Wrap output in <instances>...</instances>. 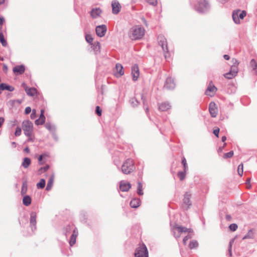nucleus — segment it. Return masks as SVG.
Here are the masks:
<instances>
[{"label": "nucleus", "mask_w": 257, "mask_h": 257, "mask_svg": "<svg viewBox=\"0 0 257 257\" xmlns=\"http://www.w3.org/2000/svg\"><path fill=\"white\" fill-rule=\"evenodd\" d=\"M85 39H86V41L88 43H89L90 44H92L93 39L92 37L91 36V35H89V34L86 35Z\"/></svg>", "instance_id": "obj_39"}, {"label": "nucleus", "mask_w": 257, "mask_h": 257, "mask_svg": "<svg viewBox=\"0 0 257 257\" xmlns=\"http://www.w3.org/2000/svg\"><path fill=\"white\" fill-rule=\"evenodd\" d=\"M4 21V18L3 17H0V30L2 28L3 22Z\"/></svg>", "instance_id": "obj_57"}, {"label": "nucleus", "mask_w": 257, "mask_h": 257, "mask_svg": "<svg viewBox=\"0 0 257 257\" xmlns=\"http://www.w3.org/2000/svg\"><path fill=\"white\" fill-rule=\"evenodd\" d=\"M36 116V109H33L32 111V113L31 114V118L32 119H34V118H35Z\"/></svg>", "instance_id": "obj_49"}, {"label": "nucleus", "mask_w": 257, "mask_h": 257, "mask_svg": "<svg viewBox=\"0 0 257 257\" xmlns=\"http://www.w3.org/2000/svg\"><path fill=\"white\" fill-rule=\"evenodd\" d=\"M45 116L44 115V110H41V114L38 119L35 120V124L37 125L43 124L45 121Z\"/></svg>", "instance_id": "obj_22"}, {"label": "nucleus", "mask_w": 257, "mask_h": 257, "mask_svg": "<svg viewBox=\"0 0 257 257\" xmlns=\"http://www.w3.org/2000/svg\"><path fill=\"white\" fill-rule=\"evenodd\" d=\"M138 193L140 195H143V185L141 182L138 183Z\"/></svg>", "instance_id": "obj_38"}, {"label": "nucleus", "mask_w": 257, "mask_h": 257, "mask_svg": "<svg viewBox=\"0 0 257 257\" xmlns=\"http://www.w3.org/2000/svg\"><path fill=\"white\" fill-rule=\"evenodd\" d=\"M226 140V137L225 136H223L221 138V141L223 142H224Z\"/></svg>", "instance_id": "obj_60"}, {"label": "nucleus", "mask_w": 257, "mask_h": 257, "mask_svg": "<svg viewBox=\"0 0 257 257\" xmlns=\"http://www.w3.org/2000/svg\"><path fill=\"white\" fill-rule=\"evenodd\" d=\"M131 103L133 106H136L138 105L139 102L136 99L133 98L131 100Z\"/></svg>", "instance_id": "obj_48"}, {"label": "nucleus", "mask_w": 257, "mask_h": 257, "mask_svg": "<svg viewBox=\"0 0 257 257\" xmlns=\"http://www.w3.org/2000/svg\"><path fill=\"white\" fill-rule=\"evenodd\" d=\"M171 108V105L169 103L164 102L159 104V109L161 111H167Z\"/></svg>", "instance_id": "obj_26"}, {"label": "nucleus", "mask_w": 257, "mask_h": 257, "mask_svg": "<svg viewBox=\"0 0 257 257\" xmlns=\"http://www.w3.org/2000/svg\"><path fill=\"white\" fill-rule=\"evenodd\" d=\"M234 240V239H232L231 240H230L229 242V252L230 253V255H231V246L232 244L233 243Z\"/></svg>", "instance_id": "obj_51"}, {"label": "nucleus", "mask_w": 257, "mask_h": 257, "mask_svg": "<svg viewBox=\"0 0 257 257\" xmlns=\"http://www.w3.org/2000/svg\"><path fill=\"white\" fill-rule=\"evenodd\" d=\"M4 37V35L2 33H0V40Z\"/></svg>", "instance_id": "obj_64"}, {"label": "nucleus", "mask_w": 257, "mask_h": 257, "mask_svg": "<svg viewBox=\"0 0 257 257\" xmlns=\"http://www.w3.org/2000/svg\"><path fill=\"white\" fill-rule=\"evenodd\" d=\"M141 201L139 199L134 198L131 200L130 206L132 208H137L140 206Z\"/></svg>", "instance_id": "obj_25"}, {"label": "nucleus", "mask_w": 257, "mask_h": 257, "mask_svg": "<svg viewBox=\"0 0 257 257\" xmlns=\"http://www.w3.org/2000/svg\"><path fill=\"white\" fill-rule=\"evenodd\" d=\"M182 164L183 165V166H184V171L186 172L187 170H188V166H187V164L186 160V159L184 157H183L182 158Z\"/></svg>", "instance_id": "obj_43"}, {"label": "nucleus", "mask_w": 257, "mask_h": 257, "mask_svg": "<svg viewBox=\"0 0 257 257\" xmlns=\"http://www.w3.org/2000/svg\"><path fill=\"white\" fill-rule=\"evenodd\" d=\"M246 16V12L239 9L234 10L232 13L233 21L236 24H240L241 21L243 20Z\"/></svg>", "instance_id": "obj_6"}, {"label": "nucleus", "mask_w": 257, "mask_h": 257, "mask_svg": "<svg viewBox=\"0 0 257 257\" xmlns=\"http://www.w3.org/2000/svg\"><path fill=\"white\" fill-rule=\"evenodd\" d=\"M78 232L76 228H75L73 231V233L71 235L69 244L70 246H73L76 243V237L78 236Z\"/></svg>", "instance_id": "obj_23"}, {"label": "nucleus", "mask_w": 257, "mask_h": 257, "mask_svg": "<svg viewBox=\"0 0 257 257\" xmlns=\"http://www.w3.org/2000/svg\"><path fill=\"white\" fill-rule=\"evenodd\" d=\"M102 11L100 8H93L90 12V16L93 19H97L101 17Z\"/></svg>", "instance_id": "obj_19"}, {"label": "nucleus", "mask_w": 257, "mask_h": 257, "mask_svg": "<svg viewBox=\"0 0 257 257\" xmlns=\"http://www.w3.org/2000/svg\"><path fill=\"white\" fill-rule=\"evenodd\" d=\"M232 63L230 67V71L223 74V76L228 79H231L235 77L238 73L239 62L236 59H232L231 60Z\"/></svg>", "instance_id": "obj_3"}, {"label": "nucleus", "mask_w": 257, "mask_h": 257, "mask_svg": "<svg viewBox=\"0 0 257 257\" xmlns=\"http://www.w3.org/2000/svg\"><path fill=\"white\" fill-rule=\"evenodd\" d=\"M229 227L231 231H234L237 229V225L235 223H232L229 225Z\"/></svg>", "instance_id": "obj_44"}, {"label": "nucleus", "mask_w": 257, "mask_h": 257, "mask_svg": "<svg viewBox=\"0 0 257 257\" xmlns=\"http://www.w3.org/2000/svg\"><path fill=\"white\" fill-rule=\"evenodd\" d=\"M132 75L133 80L137 81L140 76V72L138 65H134L132 68Z\"/></svg>", "instance_id": "obj_18"}, {"label": "nucleus", "mask_w": 257, "mask_h": 257, "mask_svg": "<svg viewBox=\"0 0 257 257\" xmlns=\"http://www.w3.org/2000/svg\"><path fill=\"white\" fill-rule=\"evenodd\" d=\"M21 133H22V130H21V128L19 126L17 127L16 128V131H15V135L16 136H19L21 135Z\"/></svg>", "instance_id": "obj_45"}, {"label": "nucleus", "mask_w": 257, "mask_h": 257, "mask_svg": "<svg viewBox=\"0 0 257 257\" xmlns=\"http://www.w3.org/2000/svg\"><path fill=\"white\" fill-rule=\"evenodd\" d=\"M115 68L116 70V71L115 73V76L120 77L124 74V72L123 71V67L120 64H116L115 66Z\"/></svg>", "instance_id": "obj_24"}, {"label": "nucleus", "mask_w": 257, "mask_h": 257, "mask_svg": "<svg viewBox=\"0 0 257 257\" xmlns=\"http://www.w3.org/2000/svg\"><path fill=\"white\" fill-rule=\"evenodd\" d=\"M131 187V184L126 181L122 180L119 182V189L122 192L128 191Z\"/></svg>", "instance_id": "obj_15"}, {"label": "nucleus", "mask_w": 257, "mask_h": 257, "mask_svg": "<svg viewBox=\"0 0 257 257\" xmlns=\"http://www.w3.org/2000/svg\"><path fill=\"white\" fill-rule=\"evenodd\" d=\"M217 91V88L212 84V82H210L208 86L205 94L210 97L213 96Z\"/></svg>", "instance_id": "obj_14"}, {"label": "nucleus", "mask_w": 257, "mask_h": 257, "mask_svg": "<svg viewBox=\"0 0 257 257\" xmlns=\"http://www.w3.org/2000/svg\"><path fill=\"white\" fill-rule=\"evenodd\" d=\"M49 168H50V167H49V165H46L45 166L40 168L38 170V174L41 175L42 173L46 172L49 169Z\"/></svg>", "instance_id": "obj_35"}, {"label": "nucleus", "mask_w": 257, "mask_h": 257, "mask_svg": "<svg viewBox=\"0 0 257 257\" xmlns=\"http://www.w3.org/2000/svg\"><path fill=\"white\" fill-rule=\"evenodd\" d=\"M209 110L210 115L213 117H215L218 113V108L214 102H211L209 105Z\"/></svg>", "instance_id": "obj_13"}, {"label": "nucleus", "mask_w": 257, "mask_h": 257, "mask_svg": "<svg viewBox=\"0 0 257 257\" xmlns=\"http://www.w3.org/2000/svg\"><path fill=\"white\" fill-rule=\"evenodd\" d=\"M36 218L37 213L35 212H32L30 214V227L33 231L36 229Z\"/></svg>", "instance_id": "obj_12"}, {"label": "nucleus", "mask_w": 257, "mask_h": 257, "mask_svg": "<svg viewBox=\"0 0 257 257\" xmlns=\"http://www.w3.org/2000/svg\"><path fill=\"white\" fill-rule=\"evenodd\" d=\"M176 84L173 78L168 77L166 79L164 87L169 90L173 89L175 87Z\"/></svg>", "instance_id": "obj_17"}, {"label": "nucleus", "mask_w": 257, "mask_h": 257, "mask_svg": "<svg viewBox=\"0 0 257 257\" xmlns=\"http://www.w3.org/2000/svg\"><path fill=\"white\" fill-rule=\"evenodd\" d=\"M134 163L133 160L127 159L123 162L121 166V171L124 174H129L135 170Z\"/></svg>", "instance_id": "obj_5"}, {"label": "nucleus", "mask_w": 257, "mask_h": 257, "mask_svg": "<svg viewBox=\"0 0 257 257\" xmlns=\"http://www.w3.org/2000/svg\"><path fill=\"white\" fill-rule=\"evenodd\" d=\"M145 30L140 25L133 27L129 32V37L132 40L141 39L145 35Z\"/></svg>", "instance_id": "obj_2"}, {"label": "nucleus", "mask_w": 257, "mask_h": 257, "mask_svg": "<svg viewBox=\"0 0 257 257\" xmlns=\"http://www.w3.org/2000/svg\"><path fill=\"white\" fill-rule=\"evenodd\" d=\"M233 154H234V153L232 151H230L228 153L224 154V155L223 156V158L227 159V158H231L233 156Z\"/></svg>", "instance_id": "obj_42"}, {"label": "nucleus", "mask_w": 257, "mask_h": 257, "mask_svg": "<svg viewBox=\"0 0 257 257\" xmlns=\"http://www.w3.org/2000/svg\"><path fill=\"white\" fill-rule=\"evenodd\" d=\"M223 57L226 60H228L230 58L229 56L228 55H224Z\"/></svg>", "instance_id": "obj_59"}, {"label": "nucleus", "mask_w": 257, "mask_h": 257, "mask_svg": "<svg viewBox=\"0 0 257 257\" xmlns=\"http://www.w3.org/2000/svg\"><path fill=\"white\" fill-rule=\"evenodd\" d=\"M142 20H143V22H144V23L146 26H147V21H146V20L144 18H142Z\"/></svg>", "instance_id": "obj_63"}, {"label": "nucleus", "mask_w": 257, "mask_h": 257, "mask_svg": "<svg viewBox=\"0 0 257 257\" xmlns=\"http://www.w3.org/2000/svg\"><path fill=\"white\" fill-rule=\"evenodd\" d=\"M22 127L24 131L25 135L30 137L33 132V124L29 120H26L23 121Z\"/></svg>", "instance_id": "obj_7"}, {"label": "nucleus", "mask_w": 257, "mask_h": 257, "mask_svg": "<svg viewBox=\"0 0 257 257\" xmlns=\"http://www.w3.org/2000/svg\"><path fill=\"white\" fill-rule=\"evenodd\" d=\"M159 45L162 47L164 53V56L166 58L169 56V51L168 48V43L166 39L163 36H159L158 37Z\"/></svg>", "instance_id": "obj_9"}, {"label": "nucleus", "mask_w": 257, "mask_h": 257, "mask_svg": "<svg viewBox=\"0 0 257 257\" xmlns=\"http://www.w3.org/2000/svg\"><path fill=\"white\" fill-rule=\"evenodd\" d=\"M191 194L189 192H186L184 195L183 199V207L185 209H188L191 205L190 198Z\"/></svg>", "instance_id": "obj_10"}, {"label": "nucleus", "mask_w": 257, "mask_h": 257, "mask_svg": "<svg viewBox=\"0 0 257 257\" xmlns=\"http://www.w3.org/2000/svg\"><path fill=\"white\" fill-rule=\"evenodd\" d=\"M27 190V186L26 184H23L22 187L21 193L22 195L26 194Z\"/></svg>", "instance_id": "obj_46"}, {"label": "nucleus", "mask_w": 257, "mask_h": 257, "mask_svg": "<svg viewBox=\"0 0 257 257\" xmlns=\"http://www.w3.org/2000/svg\"><path fill=\"white\" fill-rule=\"evenodd\" d=\"M32 111L31 108L29 106L26 107L25 112L26 114H29Z\"/></svg>", "instance_id": "obj_54"}, {"label": "nucleus", "mask_w": 257, "mask_h": 257, "mask_svg": "<svg viewBox=\"0 0 257 257\" xmlns=\"http://www.w3.org/2000/svg\"><path fill=\"white\" fill-rule=\"evenodd\" d=\"M254 231L253 229H249L247 233L243 237L242 239H253L254 238Z\"/></svg>", "instance_id": "obj_29"}, {"label": "nucleus", "mask_w": 257, "mask_h": 257, "mask_svg": "<svg viewBox=\"0 0 257 257\" xmlns=\"http://www.w3.org/2000/svg\"><path fill=\"white\" fill-rule=\"evenodd\" d=\"M54 180V175L52 174L51 175V176L50 177V178L49 179V180L48 181L47 186L46 188V190L47 191H49L52 189L53 185Z\"/></svg>", "instance_id": "obj_27"}, {"label": "nucleus", "mask_w": 257, "mask_h": 257, "mask_svg": "<svg viewBox=\"0 0 257 257\" xmlns=\"http://www.w3.org/2000/svg\"><path fill=\"white\" fill-rule=\"evenodd\" d=\"M0 88L2 90H7L10 91H13L14 90V88L13 86L7 85L6 83H2L0 85Z\"/></svg>", "instance_id": "obj_33"}, {"label": "nucleus", "mask_w": 257, "mask_h": 257, "mask_svg": "<svg viewBox=\"0 0 257 257\" xmlns=\"http://www.w3.org/2000/svg\"><path fill=\"white\" fill-rule=\"evenodd\" d=\"M112 12L113 14H117L120 11L121 5L119 3L116 1H113L111 2Z\"/></svg>", "instance_id": "obj_16"}, {"label": "nucleus", "mask_w": 257, "mask_h": 257, "mask_svg": "<svg viewBox=\"0 0 257 257\" xmlns=\"http://www.w3.org/2000/svg\"><path fill=\"white\" fill-rule=\"evenodd\" d=\"M135 257H149V252L146 246L141 244L136 248L134 253Z\"/></svg>", "instance_id": "obj_8"}, {"label": "nucleus", "mask_w": 257, "mask_h": 257, "mask_svg": "<svg viewBox=\"0 0 257 257\" xmlns=\"http://www.w3.org/2000/svg\"><path fill=\"white\" fill-rule=\"evenodd\" d=\"M32 199L30 196L25 195L23 199V203L24 205L28 206L31 203Z\"/></svg>", "instance_id": "obj_30"}, {"label": "nucleus", "mask_w": 257, "mask_h": 257, "mask_svg": "<svg viewBox=\"0 0 257 257\" xmlns=\"http://www.w3.org/2000/svg\"><path fill=\"white\" fill-rule=\"evenodd\" d=\"M186 172H180L178 173V176L181 181H182L185 178Z\"/></svg>", "instance_id": "obj_41"}, {"label": "nucleus", "mask_w": 257, "mask_h": 257, "mask_svg": "<svg viewBox=\"0 0 257 257\" xmlns=\"http://www.w3.org/2000/svg\"><path fill=\"white\" fill-rule=\"evenodd\" d=\"M23 85L25 87V90L27 95L31 96H33L37 94V90L36 88L33 87L29 88L26 85L25 83H23Z\"/></svg>", "instance_id": "obj_20"}, {"label": "nucleus", "mask_w": 257, "mask_h": 257, "mask_svg": "<svg viewBox=\"0 0 257 257\" xmlns=\"http://www.w3.org/2000/svg\"><path fill=\"white\" fill-rule=\"evenodd\" d=\"M3 70H4V71H5L6 72H7V71H8V67H7V65H6V64H4V65H3Z\"/></svg>", "instance_id": "obj_58"}, {"label": "nucleus", "mask_w": 257, "mask_h": 257, "mask_svg": "<svg viewBox=\"0 0 257 257\" xmlns=\"http://www.w3.org/2000/svg\"><path fill=\"white\" fill-rule=\"evenodd\" d=\"M24 151L28 153L30 152V149L28 147H26L24 149Z\"/></svg>", "instance_id": "obj_61"}, {"label": "nucleus", "mask_w": 257, "mask_h": 257, "mask_svg": "<svg viewBox=\"0 0 257 257\" xmlns=\"http://www.w3.org/2000/svg\"><path fill=\"white\" fill-rule=\"evenodd\" d=\"M198 245V242L195 240H193L190 241L189 246L190 249H193L197 247Z\"/></svg>", "instance_id": "obj_36"}, {"label": "nucleus", "mask_w": 257, "mask_h": 257, "mask_svg": "<svg viewBox=\"0 0 257 257\" xmlns=\"http://www.w3.org/2000/svg\"><path fill=\"white\" fill-rule=\"evenodd\" d=\"M219 128H217L215 130H214L213 131V134H214V135L215 136H216L217 137H219Z\"/></svg>", "instance_id": "obj_53"}, {"label": "nucleus", "mask_w": 257, "mask_h": 257, "mask_svg": "<svg viewBox=\"0 0 257 257\" xmlns=\"http://www.w3.org/2000/svg\"><path fill=\"white\" fill-rule=\"evenodd\" d=\"M173 230L176 238L180 237V235L178 234L179 233L188 232V235L184 237L183 240V243L185 245L186 244L187 241L192 238L193 234V231L191 228H187L181 226H174L173 228Z\"/></svg>", "instance_id": "obj_1"}, {"label": "nucleus", "mask_w": 257, "mask_h": 257, "mask_svg": "<svg viewBox=\"0 0 257 257\" xmlns=\"http://www.w3.org/2000/svg\"><path fill=\"white\" fill-rule=\"evenodd\" d=\"M146 1L153 6H156L157 5V0H146Z\"/></svg>", "instance_id": "obj_47"}, {"label": "nucleus", "mask_w": 257, "mask_h": 257, "mask_svg": "<svg viewBox=\"0 0 257 257\" xmlns=\"http://www.w3.org/2000/svg\"><path fill=\"white\" fill-rule=\"evenodd\" d=\"M46 181L44 179H41L40 182L36 185L37 188L43 189L45 187Z\"/></svg>", "instance_id": "obj_34"}, {"label": "nucleus", "mask_w": 257, "mask_h": 257, "mask_svg": "<svg viewBox=\"0 0 257 257\" xmlns=\"http://www.w3.org/2000/svg\"><path fill=\"white\" fill-rule=\"evenodd\" d=\"M43 159V156L40 155L38 158V162L40 165H42L43 162H42Z\"/></svg>", "instance_id": "obj_55"}, {"label": "nucleus", "mask_w": 257, "mask_h": 257, "mask_svg": "<svg viewBox=\"0 0 257 257\" xmlns=\"http://www.w3.org/2000/svg\"><path fill=\"white\" fill-rule=\"evenodd\" d=\"M243 171V164H241L238 165L237 168V173L240 176H242Z\"/></svg>", "instance_id": "obj_37"}, {"label": "nucleus", "mask_w": 257, "mask_h": 257, "mask_svg": "<svg viewBox=\"0 0 257 257\" xmlns=\"http://www.w3.org/2000/svg\"><path fill=\"white\" fill-rule=\"evenodd\" d=\"M96 111L98 115L100 116L101 115V110L100 109L99 106H96Z\"/></svg>", "instance_id": "obj_52"}, {"label": "nucleus", "mask_w": 257, "mask_h": 257, "mask_svg": "<svg viewBox=\"0 0 257 257\" xmlns=\"http://www.w3.org/2000/svg\"><path fill=\"white\" fill-rule=\"evenodd\" d=\"M210 8V5L206 0H197L194 5V9L199 13H204Z\"/></svg>", "instance_id": "obj_4"}, {"label": "nucleus", "mask_w": 257, "mask_h": 257, "mask_svg": "<svg viewBox=\"0 0 257 257\" xmlns=\"http://www.w3.org/2000/svg\"><path fill=\"white\" fill-rule=\"evenodd\" d=\"M250 67L252 69V70L253 71L254 73H257V62L256 61L252 59L250 61Z\"/></svg>", "instance_id": "obj_31"}, {"label": "nucleus", "mask_w": 257, "mask_h": 257, "mask_svg": "<svg viewBox=\"0 0 257 257\" xmlns=\"http://www.w3.org/2000/svg\"><path fill=\"white\" fill-rule=\"evenodd\" d=\"M45 127L52 134H54L56 131V127L55 125L50 122H47L45 125Z\"/></svg>", "instance_id": "obj_28"}, {"label": "nucleus", "mask_w": 257, "mask_h": 257, "mask_svg": "<svg viewBox=\"0 0 257 257\" xmlns=\"http://www.w3.org/2000/svg\"><path fill=\"white\" fill-rule=\"evenodd\" d=\"M107 27L105 25H101L96 26L95 31L96 35L99 37H103L106 32Z\"/></svg>", "instance_id": "obj_11"}, {"label": "nucleus", "mask_w": 257, "mask_h": 257, "mask_svg": "<svg viewBox=\"0 0 257 257\" xmlns=\"http://www.w3.org/2000/svg\"><path fill=\"white\" fill-rule=\"evenodd\" d=\"M93 49L96 52H99L100 49V45L99 42L95 43L93 45Z\"/></svg>", "instance_id": "obj_40"}, {"label": "nucleus", "mask_w": 257, "mask_h": 257, "mask_svg": "<svg viewBox=\"0 0 257 257\" xmlns=\"http://www.w3.org/2000/svg\"><path fill=\"white\" fill-rule=\"evenodd\" d=\"M0 42L3 46L6 47L7 46V42L4 37L0 40Z\"/></svg>", "instance_id": "obj_50"}, {"label": "nucleus", "mask_w": 257, "mask_h": 257, "mask_svg": "<svg viewBox=\"0 0 257 257\" xmlns=\"http://www.w3.org/2000/svg\"><path fill=\"white\" fill-rule=\"evenodd\" d=\"M5 122V118L3 117H0V127L2 126Z\"/></svg>", "instance_id": "obj_56"}, {"label": "nucleus", "mask_w": 257, "mask_h": 257, "mask_svg": "<svg viewBox=\"0 0 257 257\" xmlns=\"http://www.w3.org/2000/svg\"><path fill=\"white\" fill-rule=\"evenodd\" d=\"M31 163V160L29 158L26 157L23 159L22 166L25 169L28 168Z\"/></svg>", "instance_id": "obj_32"}, {"label": "nucleus", "mask_w": 257, "mask_h": 257, "mask_svg": "<svg viewBox=\"0 0 257 257\" xmlns=\"http://www.w3.org/2000/svg\"><path fill=\"white\" fill-rule=\"evenodd\" d=\"M13 71L16 74H22L25 71V67L24 65H20L13 68Z\"/></svg>", "instance_id": "obj_21"}, {"label": "nucleus", "mask_w": 257, "mask_h": 257, "mask_svg": "<svg viewBox=\"0 0 257 257\" xmlns=\"http://www.w3.org/2000/svg\"><path fill=\"white\" fill-rule=\"evenodd\" d=\"M41 155V156H43V158H46V157H48L49 156L48 154H47L46 153L43 154Z\"/></svg>", "instance_id": "obj_62"}]
</instances>
